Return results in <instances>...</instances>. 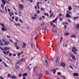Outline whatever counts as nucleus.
I'll return each mask as SVG.
<instances>
[{"instance_id":"72a5a7b5","label":"nucleus","mask_w":79,"mask_h":79,"mask_svg":"<svg viewBox=\"0 0 79 79\" xmlns=\"http://www.w3.org/2000/svg\"><path fill=\"white\" fill-rule=\"evenodd\" d=\"M69 35V33H66L65 34V36H67V35Z\"/></svg>"},{"instance_id":"423d86ee","label":"nucleus","mask_w":79,"mask_h":79,"mask_svg":"<svg viewBox=\"0 0 79 79\" xmlns=\"http://www.w3.org/2000/svg\"><path fill=\"white\" fill-rule=\"evenodd\" d=\"M60 60V58L59 57H57L56 58V63H58V61Z\"/></svg>"},{"instance_id":"aec40b11","label":"nucleus","mask_w":79,"mask_h":79,"mask_svg":"<svg viewBox=\"0 0 79 79\" xmlns=\"http://www.w3.org/2000/svg\"><path fill=\"white\" fill-rule=\"evenodd\" d=\"M60 76H61V77L63 78V79H66V77H65L64 76L61 75H60Z\"/></svg>"},{"instance_id":"4be33fe9","label":"nucleus","mask_w":79,"mask_h":79,"mask_svg":"<svg viewBox=\"0 0 79 79\" xmlns=\"http://www.w3.org/2000/svg\"><path fill=\"white\" fill-rule=\"evenodd\" d=\"M52 71H53L54 74H55L56 73V70L55 69H53L52 70Z\"/></svg>"},{"instance_id":"4468645a","label":"nucleus","mask_w":79,"mask_h":79,"mask_svg":"<svg viewBox=\"0 0 79 79\" xmlns=\"http://www.w3.org/2000/svg\"><path fill=\"white\" fill-rule=\"evenodd\" d=\"M53 15H54V13L53 12H52L51 14L49 16L50 18L52 17H53Z\"/></svg>"},{"instance_id":"a18cd8bd","label":"nucleus","mask_w":79,"mask_h":79,"mask_svg":"<svg viewBox=\"0 0 79 79\" xmlns=\"http://www.w3.org/2000/svg\"><path fill=\"white\" fill-rule=\"evenodd\" d=\"M37 13L38 14H39V13H40V10H37Z\"/></svg>"},{"instance_id":"9b49d317","label":"nucleus","mask_w":79,"mask_h":79,"mask_svg":"<svg viewBox=\"0 0 79 79\" xmlns=\"http://www.w3.org/2000/svg\"><path fill=\"white\" fill-rule=\"evenodd\" d=\"M23 53V52H18L17 53V55H18V56H19L20 55H21V54H22Z\"/></svg>"},{"instance_id":"f257e3e1","label":"nucleus","mask_w":79,"mask_h":79,"mask_svg":"<svg viewBox=\"0 0 79 79\" xmlns=\"http://www.w3.org/2000/svg\"><path fill=\"white\" fill-rule=\"evenodd\" d=\"M72 51L73 52H74V53L76 52H77V49H76V47H73V48Z\"/></svg>"},{"instance_id":"bf43d9fd","label":"nucleus","mask_w":79,"mask_h":79,"mask_svg":"<svg viewBox=\"0 0 79 79\" xmlns=\"http://www.w3.org/2000/svg\"><path fill=\"white\" fill-rule=\"evenodd\" d=\"M0 45H3V43H0Z\"/></svg>"},{"instance_id":"2eb2a0df","label":"nucleus","mask_w":79,"mask_h":79,"mask_svg":"<svg viewBox=\"0 0 79 79\" xmlns=\"http://www.w3.org/2000/svg\"><path fill=\"white\" fill-rule=\"evenodd\" d=\"M22 62H21V60H20L18 62H16V64H21Z\"/></svg>"},{"instance_id":"0e129e2a","label":"nucleus","mask_w":79,"mask_h":79,"mask_svg":"<svg viewBox=\"0 0 79 79\" xmlns=\"http://www.w3.org/2000/svg\"><path fill=\"white\" fill-rule=\"evenodd\" d=\"M56 27V25H55V24H53V27Z\"/></svg>"},{"instance_id":"f03ea898","label":"nucleus","mask_w":79,"mask_h":79,"mask_svg":"<svg viewBox=\"0 0 79 79\" xmlns=\"http://www.w3.org/2000/svg\"><path fill=\"white\" fill-rule=\"evenodd\" d=\"M70 56L72 58L73 60H76V57L73 54H70Z\"/></svg>"},{"instance_id":"1a4fd4ad","label":"nucleus","mask_w":79,"mask_h":79,"mask_svg":"<svg viewBox=\"0 0 79 79\" xmlns=\"http://www.w3.org/2000/svg\"><path fill=\"white\" fill-rule=\"evenodd\" d=\"M52 32H53L54 33H56V32H57V31L55 29H52Z\"/></svg>"},{"instance_id":"e2e57ef3","label":"nucleus","mask_w":79,"mask_h":79,"mask_svg":"<svg viewBox=\"0 0 79 79\" xmlns=\"http://www.w3.org/2000/svg\"><path fill=\"white\" fill-rule=\"evenodd\" d=\"M17 43H18V41H17L16 43L14 42V44H15V45H17Z\"/></svg>"},{"instance_id":"e433bc0d","label":"nucleus","mask_w":79,"mask_h":79,"mask_svg":"<svg viewBox=\"0 0 79 79\" xmlns=\"http://www.w3.org/2000/svg\"><path fill=\"white\" fill-rule=\"evenodd\" d=\"M31 48H34V46H33V44H32L31 43Z\"/></svg>"},{"instance_id":"f8f14e48","label":"nucleus","mask_w":79,"mask_h":79,"mask_svg":"<svg viewBox=\"0 0 79 79\" xmlns=\"http://www.w3.org/2000/svg\"><path fill=\"white\" fill-rule=\"evenodd\" d=\"M60 65L62 67H63V66L64 67L66 66V64L64 63H61Z\"/></svg>"},{"instance_id":"f704fd0d","label":"nucleus","mask_w":79,"mask_h":79,"mask_svg":"<svg viewBox=\"0 0 79 79\" xmlns=\"http://www.w3.org/2000/svg\"><path fill=\"white\" fill-rule=\"evenodd\" d=\"M11 77V74H8L7 75L8 77Z\"/></svg>"},{"instance_id":"c03bdc74","label":"nucleus","mask_w":79,"mask_h":79,"mask_svg":"<svg viewBox=\"0 0 79 79\" xmlns=\"http://www.w3.org/2000/svg\"><path fill=\"white\" fill-rule=\"evenodd\" d=\"M69 67H70V68H71V69H73V66H71V65H70L69 66Z\"/></svg>"},{"instance_id":"5701e85b","label":"nucleus","mask_w":79,"mask_h":79,"mask_svg":"<svg viewBox=\"0 0 79 79\" xmlns=\"http://www.w3.org/2000/svg\"><path fill=\"white\" fill-rule=\"evenodd\" d=\"M57 20V18H56L55 19H54V20H53L52 22H53V23H55L56 21Z\"/></svg>"},{"instance_id":"09e8293b","label":"nucleus","mask_w":79,"mask_h":79,"mask_svg":"<svg viewBox=\"0 0 79 79\" xmlns=\"http://www.w3.org/2000/svg\"><path fill=\"white\" fill-rule=\"evenodd\" d=\"M1 5L2 8V9H3V8H4V7L3 6V4H2Z\"/></svg>"},{"instance_id":"412c9836","label":"nucleus","mask_w":79,"mask_h":79,"mask_svg":"<svg viewBox=\"0 0 79 79\" xmlns=\"http://www.w3.org/2000/svg\"><path fill=\"white\" fill-rule=\"evenodd\" d=\"M77 18H79V17L78 16L74 17L73 18V20H75V19H77Z\"/></svg>"},{"instance_id":"864d4df0","label":"nucleus","mask_w":79,"mask_h":79,"mask_svg":"<svg viewBox=\"0 0 79 79\" xmlns=\"http://www.w3.org/2000/svg\"><path fill=\"white\" fill-rule=\"evenodd\" d=\"M2 52H3V53L5 54L6 55V52H4L3 51H2Z\"/></svg>"},{"instance_id":"7c9ffc66","label":"nucleus","mask_w":79,"mask_h":79,"mask_svg":"<svg viewBox=\"0 0 79 79\" xmlns=\"http://www.w3.org/2000/svg\"><path fill=\"white\" fill-rule=\"evenodd\" d=\"M20 61H21V63H22L23 61H24V59H22L20 60Z\"/></svg>"},{"instance_id":"338daca9","label":"nucleus","mask_w":79,"mask_h":79,"mask_svg":"<svg viewBox=\"0 0 79 79\" xmlns=\"http://www.w3.org/2000/svg\"><path fill=\"white\" fill-rule=\"evenodd\" d=\"M63 18H60V21H62V20H63Z\"/></svg>"},{"instance_id":"a19ab883","label":"nucleus","mask_w":79,"mask_h":79,"mask_svg":"<svg viewBox=\"0 0 79 79\" xmlns=\"http://www.w3.org/2000/svg\"><path fill=\"white\" fill-rule=\"evenodd\" d=\"M50 24L51 26H52L53 24V23H52V22L50 23Z\"/></svg>"},{"instance_id":"bb28decb","label":"nucleus","mask_w":79,"mask_h":79,"mask_svg":"<svg viewBox=\"0 0 79 79\" xmlns=\"http://www.w3.org/2000/svg\"><path fill=\"white\" fill-rule=\"evenodd\" d=\"M2 63L3 64H4V65L6 66V67H7V68H8V65H7V64H5V63H4L3 61H2Z\"/></svg>"},{"instance_id":"393cba45","label":"nucleus","mask_w":79,"mask_h":79,"mask_svg":"<svg viewBox=\"0 0 79 79\" xmlns=\"http://www.w3.org/2000/svg\"><path fill=\"white\" fill-rule=\"evenodd\" d=\"M19 68V66L18 65H17L15 67V69H18Z\"/></svg>"},{"instance_id":"ea45409f","label":"nucleus","mask_w":79,"mask_h":79,"mask_svg":"<svg viewBox=\"0 0 79 79\" xmlns=\"http://www.w3.org/2000/svg\"><path fill=\"white\" fill-rule=\"evenodd\" d=\"M57 74L58 75H61V73L60 72H58Z\"/></svg>"},{"instance_id":"3c124183","label":"nucleus","mask_w":79,"mask_h":79,"mask_svg":"<svg viewBox=\"0 0 79 79\" xmlns=\"http://www.w3.org/2000/svg\"><path fill=\"white\" fill-rule=\"evenodd\" d=\"M46 73L47 75L49 74V73H48V72L47 71H46Z\"/></svg>"},{"instance_id":"c85d7f7f","label":"nucleus","mask_w":79,"mask_h":79,"mask_svg":"<svg viewBox=\"0 0 79 79\" xmlns=\"http://www.w3.org/2000/svg\"><path fill=\"white\" fill-rule=\"evenodd\" d=\"M27 75V74L26 73H24L23 75V76L24 77V76H26Z\"/></svg>"},{"instance_id":"69168bd1","label":"nucleus","mask_w":79,"mask_h":79,"mask_svg":"<svg viewBox=\"0 0 79 79\" xmlns=\"http://www.w3.org/2000/svg\"><path fill=\"white\" fill-rule=\"evenodd\" d=\"M16 54H13V56H16Z\"/></svg>"},{"instance_id":"4d7b16f0","label":"nucleus","mask_w":79,"mask_h":79,"mask_svg":"<svg viewBox=\"0 0 79 79\" xmlns=\"http://www.w3.org/2000/svg\"><path fill=\"white\" fill-rule=\"evenodd\" d=\"M7 38H8V39H10V36L9 35H7Z\"/></svg>"},{"instance_id":"39448f33","label":"nucleus","mask_w":79,"mask_h":79,"mask_svg":"<svg viewBox=\"0 0 79 79\" xmlns=\"http://www.w3.org/2000/svg\"><path fill=\"white\" fill-rule=\"evenodd\" d=\"M1 31H7V29L4 27H2L1 29Z\"/></svg>"},{"instance_id":"603ef678","label":"nucleus","mask_w":79,"mask_h":79,"mask_svg":"<svg viewBox=\"0 0 79 79\" xmlns=\"http://www.w3.org/2000/svg\"><path fill=\"white\" fill-rule=\"evenodd\" d=\"M39 3H40V2H38L37 3V6H39Z\"/></svg>"},{"instance_id":"6ab92c4d","label":"nucleus","mask_w":79,"mask_h":79,"mask_svg":"<svg viewBox=\"0 0 79 79\" xmlns=\"http://www.w3.org/2000/svg\"><path fill=\"white\" fill-rule=\"evenodd\" d=\"M2 2L4 4V5H5V3H6V1L5 0H1Z\"/></svg>"},{"instance_id":"37998d69","label":"nucleus","mask_w":79,"mask_h":79,"mask_svg":"<svg viewBox=\"0 0 79 79\" xmlns=\"http://www.w3.org/2000/svg\"><path fill=\"white\" fill-rule=\"evenodd\" d=\"M32 19H33V20H34V19H36V17H32Z\"/></svg>"},{"instance_id":"6e6552de","label":"nucleus","mask_w":79,"mask_h":79,"mask_svg":"<svg viewBox=\"0 0 79 79\" xmlns=\"http://www.w3.org/2000/svg\"><path fill=\"white\" fill-rule=\"evenodd\" d=\"M73 75L75 76H79V73H73Z\"/></svg>"},{"instance_id":"de8ad7c7","label":"nucleus","mask_w":79,"mask_h":79,"mask_svg":"<svg viewBox=\"0 0 79 79\" xmlns=\"http://www.w3.org/2000/svg\"><path fill=\"white\" fill-rule=\"evenodd\" d=\"M5 11H6V12H7V9H6V7H5Z\"/></svg>"},{"instance_id":"c756f323","label":"nucleus","mask_w":79,"mask_h":79,"mask_svg":"<svg viewBox=\"0 0 79 79\" xmlns=\"http://www.w3.org/2000/svg\"><path fill=\"white\" fill-rule=\"evenodd\" d=\"M15 47H16V48L17 50H19V48L18 46L17 45H15Z\"/></svg>"},{"instance_id":"4c0bfd02","label":"nucleus","mask_w":79,"mask_h":79,"mask_svg":"<svg viewBox=\"0 0 79 79\" xmlns=\"http://www.w3.org/2000/svg\"><path fill=\"white\" fill-rule=\"evenodd\" d=\"M18 17H15V20L16 21H18Z\"/></svg>"},{"instance_id":"052dcab7","label":"nucleus","mask_w":79,"mask_h":79,"mask_svg":"<svg viewBox=\"0 0 79 79\" xmlns=\"http://www.w3.org/2000/svg\"><path fill=\"white\" fill-rule=\"evenodd\" d=\"M0 79H4V78H3V77H2L0 76Z\"/></svg>"},{"instance_id":"13d9d810","label":"nucleus","mask_w":79,"mask_h":79,"mask_svg":"<svg viewBox=\"0 0 79 79\" xmlns=\"http://www.w3.org/2000/svg\"><path fill=\"white\" fill-rule=\"evenodd\" d=\"M23 45L26 46V44L24 43H23Z\"/></svg>"},{"instance_id":"680f3d73","label":"nucleus","mask_w":79,"mask_h":79,"mask_svg":"<svg viewBox=\"0 0 79 79\" xmlns=\"http://www.w3.org/2000/svg\"><path fill=\"white\" fill-rule=\"evenodd\" d=\"M17 25L18 26H21V24H20V23H19L17 24Z\"/></svg>"},{"instance_id":"7ed1b4c3","label":"nucleus","mask_w":79,"mask_h":79,"mask_svg":"<svg viewBox=\"0 0 79 79\" xmlns=\"http://www.w3.org/2000/svg\"><path fill=\"white\" fill-rule=\"evenodd\" d=\"M44 64L46 66H48V62H47V60H46L44 61Z\"/></svg>"},{"instance_id":"dca6fc26","label":"nucleus","mask_w":79,"mask_h":79,"mask_svg":"<svg viewBox=\"0 0 79 79\" xmlns=\"http://www.w3.org/2000/svg\"><path fill=\"white\" fill-rule=\"evenodd\" d=\"M70 37H71L72 38H76V36L74 35H72L70 36Z\"/></svg>"},{"instance_id":"774afa93","label":"nucleus","mask_w":79,"mask_h":79,"mask_svg":"<svg viewBox=\"0 0 79 79\" xmlns=\"http://www.w3.org/2000/svg\"><path fill=\"white\" fill-rule=\"evenodd\" d=\"M35 10H37V6H35Z\"/></svg>"},{"instance_id":"6e6d98bb","label":"nucleus","mask_w":79,"mask_h":79,"mask_svg":"<svg viewBox=\"0 0 79 79\" xmlns=\"http://www.w3.org/2000/svg\"><path fill=\"white\" fill-rule=\"evenodd\" d=\"M19 20L20 21V22H21V23H23V21H22V20L21 19H19Z\"/></svg>"},{"instance_id":"9d476101","label":"nucleus","mask_w":79,"mask_h":79,"mask_svg":"<svg viewBox=\"0 0 79 79\" xmlns=\"http://www.w3.org/2000/svg\"><path fill=\"white\" fill-rule=\"evenodd\" d=\"M4 48V50H10V48H7L6 47H5Z\"/></svg>"},{"instance_id":"ddd939ff","label":"nucleus","mask_w":79,"mask_h":79,"mask_svg":"<svg viewBox=\"0 0 79 79\" xmlns=\"http://www.w3.org/2000/svg\"><path fill=\"white\" fill-rule=\"evenodd\" d=\"M70 15L68 14V13H67V14H66V18H70Z\"/></svg>"},{"instance_id":"a878e982","label":"nucleus","mask_w":79,"mask_h":79,"mask_svg":"<svg viewBox=\"0 0 79 79\" xmlns=\"http://www.w3.org/2000/svg\"><path fill=\"white\" fill-rule=\"evenodd\" d=\"M37 69V66H35L33 68V72H34L36 70V69Z\"/></svg>"},{"instance_id":"0eeeda50","label":"nucleus","mask_w":79,"mask_h":79,"mask_svg":"<svg viewBox=\"0 0 79 79\" xmlns=\"http://www.w3.org/2000/svg\"><path fill=\"white\" fill-rule=\"evenodd\" d=\"M10 43L8 42L5 41L4 42V45H8V44H10Z\"/></svg>"},{"instance_id":"a211bd4d","label":"nucleus","mask_w":79,"mask_h":79,"mask_svg":"<svg viewBox=\"0 0 79 79\" xmlns=\"http://www.w3.org/2000/svg\"><path fill=\"white\" fill-rule=\"evenodd\" d=\"M9 15H10V16H13V15H14V13L13 12H11V13L9 12Z\"/></svg>"},{"instance_id":"cd10ccee","label":"nucleus","mask_w":79,"mask_h":79,"mask_svg":"<svg viewBox=\"0 0 79 79\" xmlns=\"http://www.w3.org/2000/svg\"><path fill=\"white\" fill-rule=\"evenodd\" d=\"M68 9L69 10H72V7H71V6H69Z\"/></svg>"},{"instance_id":"79ce46f5","label":"nucleus","mask_w":79,"mask_h":79,"mask_svg":"<svg viewBox=\"0 0 79 79\" xmlns=\"http://www.w3.org/2000/svg\"><path fill=\"white\" fill-rule=\"evenodd\" d=\"M12 56V53H10L9 54V56Z\"/></svg>"},{"instance_id":"f3484780","label":"nucleus","mask_w":79,"mask_h":79,"mask_svg":"<svg viewBox=\"0 0 79 79\" xmlns=\"http://www.w3.org/2000/svg\"><path fill=\"white\" fill-rule=\"evenodd\" d=\"M11 79H16L17 77L16 76H11Z\"/></svg>"},{"instance_id":"8fccbe9b","label":"nucleus","mask_w":79,"mask_h":79,"mask_svg":"<svg viewBox=\"0 0 79 79\" xmlns=\"http://www.w3.org/2000/svg\"><path fill=\"white\" fill-rule=\"evenodd\" d=\"M41 10H43V11H44V10H45V9L44 8L42 7L41 8Z\"/></svg>"},{"instance_id":"c9c22d12","label":"nucleus","mask_w":79,"mask_h":79,"mask_svg":"<svg viewBox=\"0 0 79 79\" xmlns=\"http://www.w3.org/2000/svg\"><path fill=\"white\" fill-rule=\"evenodd\" d=\"M0 25L2 26H4V27H5V26L3 24V23H0Z\"/></svg>"},{"instance_id":"58836bf2","label":"nucleus","mask_w":79,"mask_h":79,"mask_svg":"<svg viewBox=\"0 0 79 79\" xmlns=\"http://www.w3.org/2000/svg\"><path fill=\"white\" fill-rule=\"evenodd\" d=\"M28 1H29L30 2H31V3H33V2L32 0H28Z\"/></svg>"},{"instance_id":"2f4dec72","label":"nucleus","mask_w":79,"mask_h":79,"mask_svg":"<svg viewBox=\"0 0 79 79\" xmlns=\"http://www.w3.org/2000/svg\"><path fill=\"white\" fill-rule=\"evenodd\" d=\"M76 28H77V29H79V24L78 23L77 24V25L76 27Z\"/></svg>"},{"instance_id":"20e7f679","label":"nucleus","mask_w":79,"mask_h":79,"mask_svg":"<svg viewBox=\"0 0 79 79\" xmlns=\"http://www.w3.org/2000/svg\"><path fill=\"white\" fill-rule=\"evenodd\" d=\"M24 7V6L22 5L21 4H19V8L21 10H23V8Z\"/></svg>"},{"instance_id":"49530a36","label":"nucleus","mask_w":79,"mask_h":79,"mask_svg":"<svg viewBox=\"0 0 79 79\" xmlns=\"http://www.w3.org/2000/svg\"><path fill=\"white\" fill-rule=\"evenodd\" d=\"M0 48H1L2 50H5V49L3 48H2L0 47Z\"/></svg>"},{"instance_id":"5fc2aeb1","label":"nucleus","mask_w":79,"mask_h":79,"mask_svg":"<svg viewBox=\"0 0 79 79\" xmlns=\"http://www.w3.org/2000/svg\"><path fill=\"white\" fill-rule=\"evenodd\" d=\"M7 10L9 12H10L11 11V10L9 8L7 9Z\"/></svg>"},{"instance_id":"b1692460","label":"nucleus","mask_w":79,"mask_h":79,"mask_svg":"<svg viewBox=\"0 0 79 79\" xmlns=\"http://www.w3.org/2000/svg\"><path fill=\"white\" fill-rule=\"evenodd\" d=\"M43 14L45 16H47L48 17V16H49V15H48V14H47L46 13H44Z\"/></svg>"},{"instance_id":"473e14b6","label":"nucleus","mask_w":79,"mask_h":79,"mask_svg":"<svg viewBox=\"0 0 79 79\" xmlns=\"http://www.w3.org/2000/svg\"><path fill=\"white\" fill-rule=\"evenodd\" d=\"M67 26H66V25H65L64 27V30L65 31H66V27H67Z\"/></svg>"}]
</instances>
